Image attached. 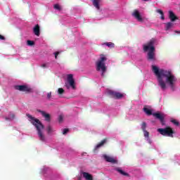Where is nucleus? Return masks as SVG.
Listing matches in <instances>:
<instances>
[{"mask_svg": "<svg viewBox=\"0 0 180 180\" xmlns=\"http://www.w3.org/2000/svg\"><path fill=\"white\" fill-rule=\"evenodd\" d=\"M55 58L57 60V56H58V54H60V52L57 51V52H55Z\"/></svg>", "mask_w": 180, "mask_h": 180, "instance_id": "nucleus-30", "label": "nucleus"}, {"mask_svg": "<svg viewBox=\"0 0 180 180\" xmlns=\"http://www.w3.org/2000/svg\"><path fill=\"white\" fill-rule=\"evenodd\" d=\"M107 46V47H109L110 49H113L115 47V44L112 42H105L103 44V46Z\"/></svg>", "mask_w": 180, "mask_h": 180, "instance_id": "nucleus-19", "label": "nucleus"}, {"mask_svg": "<svg viewBox=\"0 0 180 180\" xmlns=\"http://www.w3.org/2000/svg\"><path fill=\"white\" fill-rule=\"evenodd\" d=\"M101 0H93V5L95 8H96L98 9V11H99V9H101V7L99 6V1Z\"/></svg>", "mask_w": 180, "mask_h": 180, "instance_id": "nucleus-18", "label": "nucleus"}, {"mask_svg": "<svg viewBox=\"0 0 180 180\" xmlns=\"http://www.w3.org/2000/svg\"><path fill=\"white\" fill-rule=\"evenodd\" d=\"M169 18L170 19L171 22H175V20H178V17L175 15V13L172 11H169Z\"/></svg>", "mask_w": 180, "mask_h": 180, "instance_id": "nucleus-15", "label": "nucleus"}, {"mask_svg": "<svg viewBox=\"0 0 180 180\" xmlns=\"http://www.w3.org/2000/svg\"><path fill=\"white\" fill-rule=\"evenodd\" d=\"M68 131H70V129H63V134L65 135V134H67V133H68Z\"/></svg>", "mask_w": 180, "mask_h": 180, "instance_id": "nucleus-29", "label": "nucleus"}, {"mask_svg": "<svg viewBox=\"0 0 180 180\" xmlns=\"http://www.w3.org/2000/svg\"><path fill=\"white\" fill-rule=\"evenodd\" d=\"M14 89L20 92H32V89L27 85H15Z\"/></svg>", "mask_w": 180, "mask_h": 180, "instance_id": "nucleus-8", "label": "nucleus"}, {"mask_svg": "<svg viewBox=\"0 0 180 180\" xmlns=\"http://www.w3.org/2000/svg\"><path fill=\"white\" fill-rule=\"evenodd\" d=\"M108 94L109 96H110V98H113L114 99H122L124 97V94H122L113 90H108Z\"/></svg>", "mask_w": 180, "mask_h": 180, "instance_id": "nucleus-7", "label": "nucleus"}, {"mask_svg": "<svg viewBox=\"0 0 180 180\" xmlns=\"http://www.w3.org/2000/svg\"><path fill=\"white\" fill-rule=\"evenodd\" d=\"M42 68H47V64L44 63L41 65Z\"/></svg>", "mask_w": 180, "mask_h": 180, "instance_id": "nucleus-31", "label": "nucleus"}, {"mask_svg": "<svg viewBox=\"0 0 180 180\" xmlns=\"http://www.w3.org/2000/svg\"><path fill=\"white\" fill-rule=\"evenodd\" d=\"M0 40H5V37L0 34Z\"/></svg>", "mask_w": 180, "mask_h": 180, "instance_id": "nucleus-33", "label": "nucleus"}, {"mask_svg": "<svg viewBox=\"0 0 180 180\" xmlns=\"http://www.w3.org/2000/svg\"><path fill=\"white\" fill-rule=\"evenodd\" d=\"M132 16L138 20V22H143V17H141V15H140V12L138 11V10H134L132 13Z\"/></svg>", "mask_w": 180, "mask_h": 180, "instance_id": "nucleus-11", "label": "nucleus"}, {"mask_svg": "<svg viewBox=\"0 0 180 180\" xmlns=\"http://www.w3.org/2000/svg\"><path fill=\"white\" fill-rule=\"evenodd\" d=\"M152 71L157 77L158 85L162 91L167 89V84H169L171 88H174V84L176 82V77L172 74V72L160 69L154 65H152Z\"/></svg>", "mask_w": 180, "mask_h": 180, "instance_id": "nucleus-1", "label": "nucleus"}, {"mask_svg": "<svg viewBox=\"0 0 180 180\" xmlns=\"http://www.w3.org/2000/svg\"><path fill=\"white\" fill-rule=\"evenodd\" d=\"M172 123H174L175 126H179V122L176 120H172Z\"/></svg>", "mask_w": 180, "mask_h": 180, "instance_id": "nucleus-28", "label": "nucleus"}, {"mask_svg": "<svg viewBox=\"0 0 180 180\" xmlns=\"http://www.w3.org/2000/svg\"><path fill=\"white\" fill-rule=\"evenodd\" d=\"M154 40H150L147 44L143 45V51L148 52L147 58L148 61H155V47Z\"/></svg>", "mask_w": 180, "mask_h": 180, "instance_id": "nucleus-3", "label": "nucleus"}, {"mask_svg": "<svg viewBox=\"0 0 180 180\" xmlns=\"http://www.w3.org/2000/svg\"><path fill=\"white\" fill-rule=\"evenodd\" d=\"M104 159L107 162H111V164H117V160L110 156H108L106 155H104Z\"/></svg>", "mask_w": 180, "mask_h": 180, "instance_id": "nucleus-14", "label": "nucleus"}, {"mask_svg": "<svg viewBox=\"0 0 180 180\" xmlns=\"http://www.w3.org/2000/svg\"><path fill=\"white\" fill-rule=\"evenodd\" d=\"M63 120H64V116H63V115H59L58 117L59 123H63Z\"/></svg>", "mask_w": 180, "mask_h": 180, "instance_id": "nucleus-26", "label": "nucleus"}, {"mask_svg": "<svg viewBox=\"0 0 180 180\" xmlns=\"http://www.w3.org/2000/svg\"><path fill=\"white\" fill-rule=\"evenodd\" d=\"M37 112H39V113H46L44 111H41L40 110H37Z\"/></svg>", "mask_w": 180, "mask_h": 180, "instance_id": "nucleus-34", "label": "nucleus"}, {"mask_svg": "<svg viewBox=\"0 0 180 180\" xmlns=\"http://www.w3.org/2000/svg\"><path fill=\"white\" fill-rule=\"evenodd\" d=\"M165 26H166V30H169V29H171V27L174 26V23L167 22V23H165Z\"/></svg>", "mask_w": 180, "mask_h": 180, "instance_id": "nucleus-22", "label": "nucleus"}, {"mask_svg": "<svg viewBox=\"0 0 180 180\" xmlns=\"http://www.w3.org/2000/svg\"><path fill=\"white\" fill-rule=\"evenodd\" d=\"M65 91H64V89L63 88H59L58 89V95H63V94H64Z\"/></svg>", "mask_w": 180, "mask_h": 180, "instance_id": "nucleus-24", "label": "nucleus"}, {"mask_svg": "<svg viewBox=\"0 0 180 180\" xmlns=\"http://www.w3.org/2000/svg\"><path fill=\"white\" fill-rule=\"evenodd\" d=\"M42 115H43L44 117H45V120L46 122H50V115L49 114L43 113Z\"/></svg>", "mask_w": 180, "mask_h": 180, "instance_id": "nucleus-23", "label": "nucleus"}, {"mask_svg": "<svg viewBox=\"0 0 180 180\" xmlns=\"http://www.w3.org/2000/svg\"><path fill=\"white\" fill-rule=\"evenodd\" d=\"M53 8H54V9H56L57 11H61V7H60V5H58V4H55L53 6Z\"/></svg>", "mask_w": 180, "mask_h": 180, "instance_id": "nucleus-27", "label": "nucleus"}, {"mask_svg": "<svg viewBox=\"0 0 180 180\" xmlns=\"http://www.w3.org/2000/svg\"><path fill=\"white\" fill-rule=\"evenodd\" d=\"M115 171H117V172H119V174L123 175L124 176H130V175L128 173L123 171L122 169H120V167L115 168Z\"/></svg>", "mask_w": 180, "mask_h": 180, "instance_id": "nucleus-17", "label": "nucleus"}, {"mask_svg": "<svg viewBox=\"0 0 180 180\" xmlns=\"http://www.w3.org/2000/svg\"><path fill=\"white\" fill-rule=\"evenodd\" d=\"M156 12L161 15L160 19H162V20H165V17L164 16V12L161 9L156 10Z\"/></svg>", "mask_w": 180, "mask_h": 180, "instance_id": "nucleus-20", "label": "nucleus"}, {"mask_svg": "<svg viewBox=\"0 0 180 180\" xmlns=\"http://www.w3.org/2000/svg\"><path fill=\"white\" fill-rule=\"evenodd\" d=\"M27 117H29L30 122H31L32 124H33V126L36 127L37 134L39 137V140H41V141H44V140H46V137L44 136V134H43L42 131V130L44 129V125H43L40 120H39L37 118H34L32 115L27 114Z\"/></svg>", "mask_w": 180, "mask_h": 180, "instance_id": "nucleus-2", "label": "nucleus"}, {"mask_svg": "<svg viewBox=\"0 0 180 180\" xmlns=\"http://www.w3.org/2000/svg\"><path fill=\"white\" fill-rule=\"evenodd\" d=\"M143 110L144 113H160V112H155L150 105H144Z\"/></svg>", "mask_w": 180, "mask_h": 180, "instance_id": "nucleus-10", "label": "nucleus"}, {"mask_svg": "<svg viewBox=\"0 0 180 180\" xmlns=\"http://www.w3.org/2000/svg\"><path fill=\"white\" fill-rule=\"evenodd\" d=\"M13 117H15V115H13V117H12V119H13Z\"/></svg>", "mask_w": 180, "mask_h": 180, "instance_id": "nucleus-36", "label": "nucleus"}, {"mask_svg": "<svg viewBox=\"0 0 180 180\" xmlns=\"http://www.w3.org/2000/svg\"><path fill=\"white\" fill-rule=\"evenodd\" d=\"M145 2H147V1H148V0H143Z\"/></svg>", "mask_w": 180, "mask_h": 180, "instance_id": "nucleus-35", "label": "nucleus"}, {"mask_svg": "<svg viewBox=\"0 0 180 180\" xmlns=\"http://www.w3.org/2000/svg\"><path fill=\"white\" fill-rule=\"evenodd\" d=\"M141 130L143 131V136L145 139H147V140H150V132L146 130L147 129V123L142 122L141 124Z\"/></svg>", "mask_w": 180, "mask_h": 180, "instance_id": "nucleus-9", "label": "nucleus"}, {"mask_svg": "<svg viewBox=\"0 0 180 180\" xmlns=\"http://www.w3.org/2000/svg\"><path fill=\"white\" fill-rule=\"evenodd\" d=\"M34 34L35 36H40V26L39 24L36 25L33 29Z\"/></svg>", "mask_w": 180, "mask_h": 180, "instance_id": "nucleus-16", "label": "nucleus"}, {"mask_svg": "<svg viewBox=\"0 0 180 180\" xmlns=\"http://www.w3.org/2000/svg\"><path fill=\"white\" fill-rule=\"evenodd\" d=\"M46 131H47L48 134H51V133H54V129L50 125H49L46 127Z\"/></svg>", "mask_w": 180, "mask_h": 180, "instance_id": "nucleus-21", "label": "nucleus"}, {"mask_svg": "<svg viewBox=\"0 0 180 180\" xmlns=\"http://www.w3.org/2000/svg\"><path fill=\"white\" fill-rule=\"evenodd\" d=\"M148 116H150V115H153L154 117L156 119H158L161 123H164V115H162L161 113H147Z\"/></svg>", "mask_w": 180, "mask_h": 180, "instance_id": "nucleus-12", "label": "nucleus"}, {"mask_svg": "<svg viewBox=\"0 0 180 180\" xmlns=\"http://www.w3.org/2000/svg\"><path fill=\"white\" fill-rule=\"evenodd\" d=\"M27 46H34V41H30V40H27Z\"/></svg>", "mask_w": 180, "mask_h": 180, "instance_id": "nucleus-25", "label": "nucleus"}, {"mask_svg": "<svg viewBox=\"0 0 180 180\" xmlns=\"http://www.w3.org/2000/svg\"><path fill=\"white\" fill-rule=\"evenodd\" d=\"M158 131L162 134V136H167V137H174L175 131L170 127H167L166 128L158 129Z\"/></svg>", "mask_w": 180, "mask_h": 180, "instance_id": "nucleus-5", "label": "nucleus"}, {"mask_svg": "<svg viewBox=\"0 0 180 180\" xmlns=\"http://www.w3.org/2000/svg\"><path fill=\"white\" fill-rule=\"evenodd\" d=\"M108 60V58L103 54L100 55V58L96 62V70L97 71H101V76L105 77L106 72V65L105 61Z\"/></svg>", "mask_w": 180, "mask_h": 180, "instance_id": "nucleus-4", "label": "nucleus"}, {"mask_svg": "<svg viewBox=\"0 0 180 180\" xmlns=\"http://www.w3.org/2000/svg\"><path fill=\"white\" fill-rule=\"evenodd\" d=\"M108 142V139H103L100 143H98L94 148V151L95 153V151H96V150H99V148H101V147H103V146H105V144H106V143Z\"/></svg>", "mask_w": 180, "mask_h": 180, "instance_id": "nucleus-13", "label": "nucleus"}, {"mask_svg": "<svg viewBox=\"0 0 180 180\" xmlns=\"http://www.w3.org/2000/svg\"><path fill=\"white\" fill-rule=\"evenodd\" d=\"M47 98H48V99H50V98H51V92L48 93Z\"/></svg>", "mask_w": 180, "mask_h": 180, "instance_id": "nucleus-32", "label": "nucleus"}, {"mask_svg": "<svg viewBox=\"0 0 180 180\" xmlns=\"http://www.w3.org/2000/svg\"><path fill=\"white\" fill-rule=\"evenodd\" d=\"M65 86L67 88V89H70V88H72V89H75V80L74 79V76L72 74L68 75V79L67 82L65 83Z\"/></svg>", "mask_w": 180, "mask_h": 180, "instance_id": "nucleus-6", "label": "nucleus"}]
</instances>
